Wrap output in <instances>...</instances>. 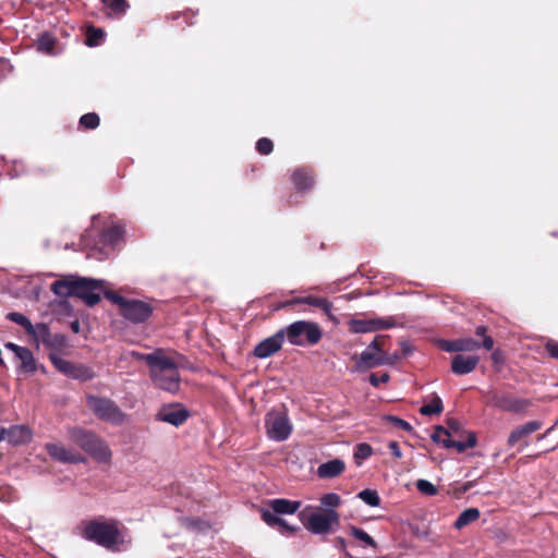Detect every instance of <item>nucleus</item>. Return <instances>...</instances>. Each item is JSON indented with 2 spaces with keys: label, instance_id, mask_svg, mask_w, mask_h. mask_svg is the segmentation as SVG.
I'll return each mask as SVG.
<instances>
[{
  "label": "nucleus",
  "instance_id": "1",
  "mask_svg": "<svg viewBox=\"0 0 558 558\" xmlns=\"http://www.w3.org/2000/svg\"><path fill=\"white\" fill-rule=\"evenodd\" d=\"M82 535L106 549L121 551L128 549L131 539L120 529L114 519L97 518L85 523Z\"/></svg>",
  "mask_w": 558,
  "mask_h": 558
},
{
  "label": "nucleus",
  "instance_id": "2",
  "mask_svg": "<svg viewBox=\"0 0 558 558\" xmlns=\"http://www.w3.org/2000/svg\"><path fill=\"white\" fill-rule=\"evenodd\" d=\"M68 438L97 462H110L111 449L96 433L82 427H71L68 429Z\"/></svg>",
  "mask_w": 558,
  "mask_h": 558
},
{
  "label": "nucleus",
  "instance_id": "3",
  "mask_svg": "<svg viewBox=\"0 0 558 558\" xmlns=\"http://www.w3.org/2000/svg\"><path fill=\"white\" fill-rule=\"evenodd\" d=\"M105 296L117 304L120 314L132 324L145 323L154 312L151 304L146 301L128 299L113 291L105 292Z\"/></svg>",
  "mask_w": 558,
  "mask_h": 558
},
{
  "label": "nucleus",
  "instance_id": "4",
  "mask_svg": "<svg viewBox=\"0 0 558 558\" xmlns=\"http://www.w3.org/2000/svg\"><path fill=\"white\" fill-rule=\"evenodd\" d=\"M283 337L292 345L307 347L314 345L322 339L323 332L317 323L308 320H298L284 328Z\"/></svg>",
  "mask_w": 558,
  "mask_h": 558
},
{
  "label": "nucleus",
  "instance_id": "5",
  "mask_svg": "<svg viewBox=\"0 0 558 558\" xmlns=\"http://www.w3.org/2000/svg\"><path fill=\"white\" fill-rule=\"evenodd\" d=\"M149 376L158 388L168 392L174 393L180 388L181 377L177 363L166 354L159 363L149 371Z\"/></svg>",
  "mask_w": 558,
  "mask_h": 558
},
{
  "label": "nucleus",
  "instance_id": "6",
  "mask_svg": "<svg viewBox=\"0 0 558 558\" xmlns=\"http://www.w3.org/2000/svg\"><path fill=\"white\" fill-rule=\"evenodd\" d=\"M86 403L89 410L101 421L121 425L126 418L123 411L109 398L88 395L86 397Z\"/></svg>",
  "mask_w": 558,
  "mask_h": 558
},
{
  "label": "nucleus",
  "instance_id": "7",
  "mask_svg": "<svg viewBox=\"0 0 558 558\" xmlns=\"http://www.w3.org/2000/svg\"><path fill=\"white\" fill-rule=\"evenodd\" d=\"M265 428L269 439L281 442L290 437L293 426L284 409H272L265 415Z\"/></svg>",
  "mask_w": 558,
  "mask_h": 558
},
{
  "label": "nucleus",
  "instance_id": "8",
  "mask_svg": "<svg viewBox=\"0 0 558 558\" xmlns=\"http://www.w3.org/2000/svg\"><path fill=\"white\" fill-rule=\"evenodd\" d=\"M301 518L305 527L313 534H325L332 530L333 525L339 524V514L333 509H327L325 512H301Z\"/></svg>",
  "mask_w": 558,
  "mask_h": 558
},
{
  "label": "nucleus",
  "instance_id": "9",
  "mask_svg": "<svg viewBox=\"0 0 558 558\" xmlns=\"http://www.w3.org/2000/svg\"><path fill=\"white\" fill-rule=\"evenodd\" d=\"M389 363V357L381 349L378 337H376L357 357L356 368L367 369Z\"/></svg>",
  "mask_w": 558,
  "mask_h": 558
},
{
  "label": "nucleus",
  "instance_id": "10",
  "mask_svg": "<svg viewBox=\"0 0 558 558\" xmlns=\"http://www.w3.org/2000/svg\"><path fill=\"white\" fill-rule=\"evenodd\" d=\"M489 404L501 411L522 413L531 405V401L518 398L509 392H492L489 395Z\"/></svg>",
  "mask_w": 558,
  "mask_h": 558
},
{
  "label": "nucleus",
  "instance_id": "11",
  "mask_svg": "<svg viewBox=\"0 0 558 558\" xmlns=\"http://www.w3.org/2000/svg\"><path fill=\"white\" fill-rule=\"evenodd\" d=\"M105 281L90 278H76L74 296L82 299L88 306H94L100 301V293Z\"/></svg>",
  "mask_w": 558,
  "mask_h": 558
},
{
  "label": "nucleus",
  "instance_id": "12",
  "mask_svg": "<svg viewBox=\"0 0 558 558\" xmlns=\"http://www.w3.org/2000/svg\"><path fill=\"white\" fill-rule=\"evenodd\" d=\"M190 416L189 411L179 403L162 405L156 414V420L171 424L173 426L182 425Z\"/></svg>",
  "mask_w": 558,
  "mask_h": 558
},
{
  "label": "nucleus",
  "instance_id": "13",
  "mask_svg": "<svg viewBox=\"0 0 558 558\" xmlns=\"http://www.w3.org/2000/svg\"><path fill=\"white\" fill-rule=\"evenodd\" d=\"M283 341V331L279 329L276 333L256 344L253 354L255 357L262 360L270 357L281 349Z\"/></svg>",
  "mask_w": 558,
  "mask_h": 558
},
{
  "label": "nucleus",
  "instance_id": "14",
  "mask_svg": "<svg viewBox=\"0 0 558 558\" xmlns=\"http://www.w3.org/2000/svg\"><path fill=\"white\" fill-rule=\"evenodd\" d=\"M33 433L26 425H13L8 428L0 427V441H8L13 446L27 444Z\"/></svg>",
  "mask_w": 558,
  "mask_h": 558
},
{
  "label": "nucleus",
  "instance_id": "15",
  "mask_svg": "<svg viewBox=\"0 0 558 558\" xmlns=\"http://www.w3.org/2000/svg\"><path fill=\"white\" fill-rule=\"evenodd\" d=\"M45 448L53 460L62 463H84L86 461L84 456L60 444H46Z\"/></svg>",
  "mask_w": 558,
  "mask_h": 558
},
{
  "label": "nucleus",
  "instance_id": "16",
  "mask_svg": "<svg viewBox=\"0 0 558 558\" xmlns=\"http://www.w3.org/2000/svg\"><path fill=\"white\" fill-rule=\"evenodd\" d=\"M543 426L541 421H529L520 426H517L508 436L507 445L512 448L520 441H523L533 433L541 429Z\"/></svg>",
  "mask_w": 558,
  "mask_h": 558
},
{
  "label": "nucleus",
  "instance_id": "17",
  "mask_svg": "<svg viewBox=\"0 0 558 558\" xmlns=\"http://www.w3.org/2000/svg\"><path fill=\"white\" fill-rule=\"evenodd\" d=\"M478 362L480 357L476 355L458 354L452 357L451 371L456 375H466L476 368Z\"/></svg>",
  "mask_w": 558,
  "mask_h": 558
},
{
  "label": "nucleus",
  "instance_id": "18",
  "mask_svg": "<svg viewBox=\"0 0 558 558\" xmlns=\"http://www.w3.org/2000/svg\"><path fill=\"white\" fill-rule=\"evenodd\" d=\"M481 348V343L472 338L441 341V349L446 352H472Z\"/></svg>",
  "mask_w": 558,
  "mask_h": 558
},
{
  "label": "nucleus",
  "instance_id": "19",
  "mask_svg": "<svg viewBox=\"0 0 558 558\" xmlns=\"http://www.w3.org/2000/svg\"><path fill=\"white\" fill-rule=\"evenodd\" d=\"M268 506L269 507L267 509H269L275 515L279 517L281 514L295 513L301 507V501L276 498L271 499Z\"/></svg>",
  "mask_w": 558,
  "mask_h": 558
},
{
  "label": "nucleus",
  "instance_id": "20",
  "mask_svg": "<svg viewBox=\"0 0 558 558\" xmlns=\"http://www.w3.org/2000/svg\"><path fill=\"white\" fill-rule=\"evenodd\" d=\"M345 469L344 462L339 459H332L325 463H322L317 469V475L320 478H333L340 475Z\"/></svg>",
  "mask_w": 558,
  "mask_h": 558
},
{
  "label": "nucleus",
  "instance_id": "21",
  "mask_svg": "<svg viewBox=\"0 0 558 558\" xmlns=\"http://www.w3.org/2000/svg\"><path fill=\"white\" fill-rule=\"evenodd\" d=\"M262 520L270 527L280 526L283 532L293 533L298 531V526L290 525L284 519L275 515L269 509L260 508Z\"/></svg>",
  "mask_w": 558,
  "mask_h": 558
},
{
  "label": "nucleus",
  "instance_id": "22",
  "mask_svg": "<svg viewBox=\"0 0 558 558\" xmlns=\"http://www.w3.org/2000/svg\"><path fill=\"white\" fill-rule=\"evenodd\" d=\"M290 304H307L320 308L326 314H329L332 310V304L326 298L313 295L295 298L290 302Z\"/></svg>",
  "mask_w": 558,
  "mask_h": 558
},
{
  "label": "nucleus",
  "instance_id": "23",
  "mask_svg": "<svg viewBox=\"0 0 558 558\" xmlns=\"http://www.w3.org/2000/svg\"><path fill=\"white\" fill-rule=\"evenodd\" d=\"M76 278H64L51 284V291L58 296H74Z\"/></svg>",
  "mask_w": 558,
  "mask_h": 558
},
{
  "label": "nucleus",
  "instance_id": "24",
  "mask_svg": "<svg viewBox=\"0 0 558 558\" xmlns=\"http://www.w3.org/2000/svg\"><path fill=\"white\" fill-rule=\"evenodd\" d=\"M292 181L296 190L306 191L314 185L311 171L298 169L293 172Z\"/></svg>",
  "mask_w": 558,
  "mask_h": 558
},
{
  "label": "nucleus",
  "instance_id": "25",
  "mask_svg": "<svg viewBox=\"0 0 558 558\" xmlns=\"http://www.w3.org/2000/svg\"><path fill=\"white\" fill-rule=\"evenodd\" d=\"M477 439L476 435L473 432L468 434L466 441L461 440H452L451 437L447 438V440H442V447L450 449L454 448L458 452H464L468 448H473L476 446Z\"/></svg>",
  "mask_w": 558,
  "mask_h": 558
},
{
  "label": "nucleus",
  "instance_id": "26",
  "mask_svg": "<svg viewBox=\"0 0 558 558\" xmlns=\"http://www.w3.org/2000/svg\"><path fill=\"white\" fill-rule=\"evenodd\" d=\"M123 229L120 226H112L101 232V242L114 247L123 238Z\"/></svg>",
  "mask_w": 558,
  "mask_h": 558
},
{
  "label": "nucleus",
  "instance_id": "27",
  "mask_svg": "<svg viewBox=\"0 0 558 558\" xmlns=\"http://www.w3.org/2000/svg\"><path fill=\"white\" fill-rule=\"evenodd\" d=\"M481 513L477 508H468L463 510L457 520L454 521L453 526L457 530H461L462 527L466 526L468 524L476 521L480 518Z\"/></svg>",
  "mask_w": 558,
  "mask_h": 558
},
{
  "label": "nucleus",
  "instance_id": "28",
  "mask_svg": "<svg viewBox=\"0 0 558 558\" xmlns=\"http://www.w3.org/2000/svg\"><path fill=\"white\" fill-rule=\"evenodd\" d=\"M349 328L350 331L354 333L374 332V323L372 322V318H353L349 322Z\"/></svg>",
  "mask_w": 558,
  "mask_h": 558
},
{
  "label": "nucleus",
  "instance_id": "29",
  "mask_svg": "<svg viewBox=\"0 0 558 558\" xmlns=\"http://www.w3.org/2000/svg\"><path fill=\"white\" fill-rule=\"evenodd\" d=\"M132 355L137 361H144L148 365L149 371H151L153 367L157 363H159V361L165 356V352L161 349H157L153 353H149V354L140 353V352H132Z\"/></svg>",
  "mask_w": 558,
  "mask_h": 558
},
{
  "label": "nucleus",
  "instance_id": "30",
  "mask_svg": "<svg viewBox=\"0 0 558 558\" xmlns=\"http://www.w3.org/2000/svg\"><path fill=\"white\" fill-rule=\"evenodd\" d=\"M69 377L81 381H87L95 377V373L90 367L86 365L74 363L72 372L70 373Z\"/></svg>",
  "mask_w": 558,
  "mask_h": 558
},
{
  "label": "nucleus",
  "instance_id": "31",
  "mask_svg": "<svg viewBox=\"0 0 558 558\" xmlns=\"http://www.w3.org/2000/svg\"><path fill=\"white\" fill-rule=\"evenodd\" d=\"M50 333V328L46 323L33 324V330L27 331V335L33 338L37 345L39 342L44 344Z\"/></svg>",
  "mask_w": 558,
  "mask_h": 558
},
{
  "label": "nucleus",
  "instance_id": "32",
  "mask_svg": "<svg viewBox=\"0 0 558 558\" xmlns=\"http://www.w3.org/2000/svg\"><path fill=\"white\" fill-rule=\"evenodd\" d=\"M49 360L52 365L62 374L69 376L72 372L74 363L61 357L58 353L51 352L49 353Z\"/></svg>",
  "mask_w": 558,
  "mask_h": 558
},
{
  "label": "nucleus",
  "instance_id": "33",
  "mask_svg": "<svg viewBox=\"0 0 558 558\" xmlns=\"http://www.w3.org/2000/svg\"><path fill=\"white\" fill-rule=\"evenodd\" d=\"M22 362V368L26 373H33L36 371V362L32 351L24 347L23 351L16 356Z\"/></svg>",
  "mask_w": 558,
  "mask_h": 558
},
{
  "label": "nucleus",
  "instance_id": "34",
  "mask_svg": "<svg viewBox=\"0 0 558 558\" xmlns=\"http://www.w3.org/2000/svg\"><path fill=\"white\" fill-rule=\"evenodd\" d=\"M54 46L56 38L48 33L41 34L37 40V50L44 53L53 54Z\"/></svg>",
  "mask_w": 558,
  "mask_h": 558
},
{
  "label": "nucleus",
  "instance_id": "35",
  "mask_svg": "<svg viewBox=\"0 0 558 558\" xmlns=\"http://www.w3.org/2000/svg\"><path fill=\"white\" fill-rule=\"evenodd\" d=\"M444 410V405H442V401L440 399V397L438 396H434V398L432 399V401L427 404H424L421 409H420V413L422 415H433V414H439L441 413Z\"/></svg>",
  "mask_w": 558,
  "mask_h": 558
},
{
  "label": "nucleus",
  "instance_id": "36",
  "mask_svg": "<svg viewBox=\"0 0 558 558\" xmlns=\"http://www.w3.org/2000/svg\"><path fill=\"white\" fill-rule=\"evenodd\" d=\"M44 345L53 351H61L66 345V338L61 333H50L44 342Z\"/></svg>",
  "mask_w": 558,
  "mask_h": 558
},
{
  "label": "nucleus",
  "instance_id": "37",
  "mask_svg": "<svg viewBox=\"0 0 558 558\" xmlns=\"http://www.w3.org/2000/svg\"><path fill=\"white\" fill-rule=\"evenodd\" d=\"M7 319L13 322L25 329V331L33 330V323L24 314L19 312H10L7 314Z\"/></svg>",
  "mask_w": 558,
  "mask_h": 558
},
{
  "label": "nucleus",
  "instance_id": "38",
  "mask_svg": "<svg viewBox=\"0 0 558 558\" xmlns=\"http://www.w3.org/2000/svg\"><path fill=\"white\" fill-rule=\"evenodd\" d=\"M357 497L371 507H378L380 505V497L374 489H363L357 494Z\"/></svg>",
  "mask_w": 558,
  "mask_h": 558
},
{
  "label": "nucleus",
  "instance_id": "39",
  "mask_svg": "<svg viewBox=\"0 0 558 558\" xmlns=\"http://www.w3.org/2000/svg\"><path fill=\"white\" fill-rule=\"evenodd\" d=\"M104 36L105 32L101 28L89 27L86 33V45L88 47L99 46Z\"/></svg>",
  "mask_w": 558,
  "mask_h": 558
},
{
  "label": "nucleus",
  "instance_id": "40",
  "mask_svg": "<svg viewBox=\"0 0 558 558\" xmlns=\"http://www.w3.org/2000/svg\"><path fill=\"white\" fill-rule=\"evenodd\" d=\"M372 322L374 323V331L386 330L399 326L393 316L374 317L372 318Z\"/></svg>",
  "mask_w": 558,
  "mask_h": 558
},
{
  "label": "nucleus",
  "instance_id": "41",
  "mask_svg": "<svg viewBox=\"0 0 558 558\" xmlns=\"http://www.w3.org/2000/svg\"><path fill=\"white\" fill-rule=\"evenodd\" d=\"M350 534L357 541L364 543L366 546L374 547V548L377 546L374 538L360 527L351 526Z\"/></svg>",
  "mask_w": 558,
  "mask_h": 558
},
{
  "label": "nucleus",
  "instance_id": "42",
  "mask_svg": "<svg viewBox=\"0 0 558 558\" xmlns=\"http://www.w3.org/2000/svg\"><path fill=\"white\" fill-rule=\"evenodd\" d=\"M116 15H123L129 9L126 0H101Z\"/></svg>",
  "mask_w": 558,
  "mask_h": 558
},
{
  "label": "nucleus",
  "instance_id": "43",
  "mask_svg": "<svg viewBox=\"0 0 558 558\" xmlns=\"http://www.w3.org/2000/svg\"><path fill=\"white\" fill-rule=\"evenodd\" d=\"M99 117L94 112L85 113L80 119V124L88 130H94L99 125Z\"/></svg>",
  "mask_w": 558,
  "mask_h": 558
},
{
  "label": "nucleus",
  "instance_id": "44",
  "mask_svg": "<svg viewBox=\"0 0 558 558\" xmlns=\"http://www.w3.org/2000/svg\"><path fill=\"white\" fill-rule=\"evenodd\" d=\"M320 502L324 507H326V510L327 509H333L339 507L340 504H341V498L338 494L336 493H328V494H325L322 498H320Z\"/></svg>",
  "mask_w": 558,
  "mask_h": 558
},
{
  "label": "nucleus",
  "instance_id": "45",
  "mask_svg": "<svg viewBox=\"0 0 558 558\" xmlns=\"http://www.w3.org/2000/svg\"><path fill=\"white\" fill-rule=\"evenodd\" d=\"M384 420L386 422L391 423L392 426L396 427V428H399V429H402V430H405V432H412L413 430V427L411 426V424L409 422H407L405 420L400 418L398 416L386 415V416H384Z\"/></svg>",
  "mask_w": 558,
  "mask_h": 558
},
{
  "label": "nucleus",
  "instance_id": "46",
  "mask_svg": "<svg viewBox=\"0 0 558 558\" xmlns=\"http://www.w3.org/2000/svg\"><path fill=\"white\" fill-rule=\"evenodd\" d=\"M486 331H487V328L484 325H480L475 329V335L478 337H483L481 347H483L487 351H490L494 347V340L492 337L486 336Z\"/></svg>",
  "mask_w": 558,
  "mask_h": 558
},
{
  "label": "nucleus",
  "instance_id": "47",
  "mask_svg": "<svg viewBox=\"0 0 558 558\" xmlns=\"http://www.w3.org/2000/svg\"><path fill=\"white\" fill-rule=\"evenodd\" d=\"M373 454V449L371 445L366 442H361L356 445L354 449V459L355 460H365Z\"/></svg>",
  "mask_w": 558,
  "mask_h": 558
},
{
  "label": "nucleus",
  "instance_id": "48",
  "mask_svg": "<svg viewBox=\"0 0 558 558\" xmlns=\"http://www.w3.org/2000/svg\"><path fill=\"white\" fill-rule=\"evenodd\" d=\"M416 488L418 492L427 496H434L437 494L436 486L427 480H418L416 482Z\"/></svg>",
  "mask_w": 558,
  "mask_h": 558
},
{
  "label": "nucleus",
  "instance_id": "49",
  "mask_svg": "<svg viewBox=\"0 0 558 558\" xmlns=\"http://www.w3.org/2000/svg\"><path fill=\"white\" fill-rule=\"evenodd\" d=\"M272 149V142L267 137H262L256 142V150L262 155H269Z\"/></svg>",
  "mask_w": 558,
  "mask_h": 558
},
{
  "label": "nucleus",
  "instance_id": "50",
  "mask_svg": "<svg viewBox=\"0 0 558 558\" xmlns=\"http://www.w3.org/2000/svg\"><path fill=\"white\" fill-rule=\"evenodd\" d=\"M442 436H447V438L451 437V433L449 429H446L444 426H436L434 433L430 435V438L434 442L442 446Z\"/></svg>",
  "mask_w": 558,
  "mask_h": 558
},
{
  "label": "nucleus",
  "instance_id": "51",
  "mask_svg": "<svg viewBox=\"0 0 558 558\" xmlns=\"http://www.w3.org/2000/svg\"><path fill=\"white\" fill-rule=\"evenodd\" d=\"M390 379V376L387 372L383 373H372L369 375V384L373 387H378L380 384H386Z\"/></svg>",
  "mask_w": 558,
  "mask_h": 558
},
{
  "label": "nucleus",
  "instance_id": "52",
  "mask_svg": "<svg viewBox=\"0 0 558 558\" xmlns=\"http://www.w3.org/2000/svg\"><path fill=\"white\" fill-rule=\"evenodd\" d=\"M447 425H448V427H446V429L450 430L451 437L453 435H458L461 432V424L459 421H457L454 418L448 420Z\"/></svg>",
  "mask_w": 558,
  "mask_h": 558
},
{
  "label": "nucleus",
  "instance_id": "53",
  "mask_svg": "<svg viewBox=\"0 0 558 558\" xmlns=\"http://www.w3.org/2000/svg\"><path fill=\"white\" fill-rule=\"evenodd\" d=\"M388 449L391 453V456L396 459H401L402 458V451L400 449V446L397 441H390L388 444Z\"/></svg>",
  "mask_w": 558,
  "mask_h": 558
},
{
  "label": "nucleus",
  "instance_id": "54",
  "mask_svg": "<svg viewBox=\"0 0 558 558\" xmlns=\"http://www.w3.org/2000/svg\"><path fill=\"white\" fill-rule=\"evenodd\" d=\"M546 348L551 357L558 359V342L549 341Z\"/></svg>",
  "mask_w": 558,
  "mask_h": 558
},
{
  "label": "nucleus",
  "instance_id": "55",
  "mask_svg": "<svg viewBox=\"0 0 558 558\" xmlns=\"http://www.w3.org/2000/svg\"><path fill=\"white\" fill-rule=\"evenodd\" d=\"M4 348L10 350V351H12L15 354V356H17L20 354V352L23 351L24 347H21L19 344L13 343V342H7L4 344Z\"/></svg>",
  "mask_w": 558,
  "mask_h": 558
},
{
  "label": "nucleus",
  "instance_id": "56",
  "mask_svg": "<svg viewBox=\"0 0 558 558\" xmlns=\"http://www.w3.org/2000/svg\"><path fill=\"white\" fill-rule=\"evenodd\" d=\"M336 542H337V546L339 548H341L342 550H345L347 543H345V539L343 537H337Z\"/></svg>",
  "mask_w": 558,
  "mask_h": 558
},
{
  "label": "nucleus",
  "instance_id": "57",
  "mask_svg": "<svg viewBox=\"0 0 558 558\" xmlns=\"http://www.w3.org/2000/svg\"><path fill=\"white\" fill-rule=\"evenodd\" d=\"M73 331L77 332L78 331V328H80V324L78 322H73L72 325H71Z\"/></svg>",
  "mask_w": 558,
  "mask_h": 558
},
{
  "label": "nucleus",
  "instance_id": "58",
  "mask_svg": "<svg viewBox=\"0 0 558 558\" xmlns=\"http://www.w3.org/2000/svg\"><path fill=\"white\" fill-rule=\"evenodd\" d=\"M545 437H546V434L541 435V436H538V437H537V440H538V441H541V440H543Z\"/></svg>",
  "mask_w": 558,
  "mask_h": 558
}]
</instances>
